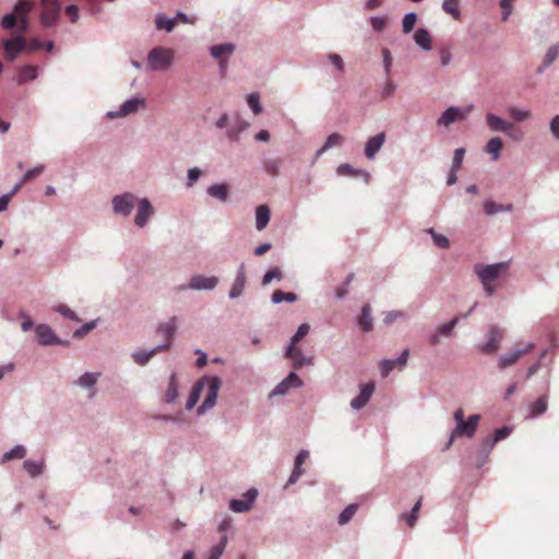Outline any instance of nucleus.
I'll return each mask as SVG.
<instances>
[{
  "instance_id": "1a4fd4ad",
  "label": "nucleus",
  "mask_w": 559,
  "mask_h": 559,
  "mask_svg": "<svg viewBox=\"0 0 559 559\" xmlns=\"http://www.w3.org/2000/svg\"><path fill=\"white\" fill-rule=\"evenodd\" d=\"M145 106L144 98L134 97L126 100L119 108L118 111H110L108 116L110 118L126 117L128 115L136 112L141 107Z\"/></svg>"
},
{
  "instance_id": "5701e85b",
  "label": "nucleus",
  "mask_w": 559,
  "mask_h": 559,
  "mask_svg": "<svg viewBox=\"0 0 559 559\" xmlns=\"http://www.w3.org/2000/svg\"><path fill=\"white\" fill-rule=\"evenodd\" d=\"M43 8H44V11L41 12V14L39 16L40 23L45 27L53 26L57 23V21L59 20L60 10L53 9V8H48V7H43Z\"/></svg>"
},
{
  "instance_id": "13d9d810",
  "label": "nucleus",
  "mask_w": 559,
  "mask_h": 559,
  "mask_svg": "<svg viewBox=\"0 0 559 559\" xmlns=\"http://www.w3.org/2000/svg\"><path fill=\"white\" fill-rule=\"evenodd\" d=\"M310 326L307 323H302L301 325H299L296 334L292 337L290 343L297 344L301 338H304L308 334Z\"/></svg>"
},
{
  "instance_id": "4d7b16f0",
  "label": "nucleus",
  "mask_w": 559,
  "mask_h": 559,
  "mask_svg": "<svg viewBox=\"0 0 559 559\" xmlns=\"http://www.w3.org/2000/svg\"><path fill=\"white\" fill-rule=\"evenodd\" d=\"M28 26H29V23H28L27 16L17 17L16 25L14 26V27H16L14 35L23 36L27 32Z\"/></svg>"
},
{
  "instance_id": "473e14b6",
  "label": "nucleus",
  "mask_w": 559,
  "mask_h": 559,
  "mask_svg": "<svg viewBox=\"0 0 559 559\" xmlns=\"http://www.w3.org/2000/svg\"><path fill=\"white\" fill-rule=\"evenodd\" d=\"M23 465H24L25 471L32 477H36V476L40 475L44 469V461L26 460V461H24Z\"/></svg>"
},
{
  "instance_id": "f8f14e48",
  "label": "nucleus",
  "mask_w": 559,
  "mask_h": 559,
  "mask_svg": "<svg viewBox=\"0 0 559 559\" xmlns=\"http://www.w3.org/2000/svg\"><path fill=\"white\" fill-rule=\"evenodd\" d=\"M486 122L491 131L503 132L507 135H512V130H514V124L512 122L506 121L493 114H487Z\"/></svg>"
},
{
  "instance_id": "0eeeda50",
  "label": "nucleus",
  "mask_w": 559,
  "mask_h": 559,
  "mask_svg": "<svg viewBox=\"0 0 559 559\" xmlns=\"http://www.w3.org/2000/svg\"><path fill=\"white\" fill-rule=\"evenodd\" d=\"M535 347L534 343H527L522 348H515L506 355H502L498 360V368L506 369L516 364L524 355L531 353Z\"/></svg>"
},
{
  "instance_id": "7c9ffc66",
  "label": "nucleus",
  "mask_w": 559,
  "mask_h": 559,
  "mask_svg": "<svg viewBox=\"0 0 559 559\" xmlns=\"http://www.w3.org/2000/svg\"><path fill=\"white\" fill-rule=\"evenodd\" d=\"M343 142H344L343 135H341L340 133H332L328 136L324 145L318 151L317 155L318 156L321 155L329 148L341 146L343 144Z\"/></svg>"
},
{
  "instance_id": "4468645a",
  "label": "nucleus",
  "mask_w": 559,
  "mask_h": 559,
  "mask_svg": "<svg viewBox=\"0 0 559 559\" xmlns=\"http://www.w3.org/2000/svg\"><path fill=\"white\" fill-rule=\"evenodd\" d=\"M469 110L471 108L462 110L459 107H450L438 119V124L448 127L456 120H463L466 118Z\"/></svg>"
},
{
  "instance_id": "ddd939ff",
  "label": "nucleus",
  "mask_w": 559,
  "mask_h": 559,
  "mask_svg": "<svg viewBox=\"0 0 559 559\" xmlns=\"http://www.w3.org/2000/svg\"><path fill=\"white\" fill-rule=\"evenodd\" d=\"M285 356L293 361V366L295 369H299L305 365H310L312 362L311 357H306L300 348L297 347V344H289Z\"/></svg>"
},
{
  "instance_id": "423d86ee",
  "label": "nucleus",
  "mask_w": 559,
  "mask_h": 559,
  "mask_svg": "<svg viewBox=\"0 0 559 559\" xmlns=\"http://www.w3.org/2000/svg\"><path fill=\"white\" fill-rule=\"evenodd\" d=\"M4 57L7 60H14L17 55L26 50V39L21 35H13L12 38L5 39L2 43Z\"/></svg>"
},
{
  "instance_id": "f257e3e1",
  "label": "nucleus",
  "mask_w": 559,
  "mask_h": 559,
  "mask_svg": "<svg viewBox=\"0 0 559 559\" xmlns=\"http://www.w3.org/2000/svg\"><path fill=\"white\" fill-rule=\"evenodd\" d=\"M221 385L222 381L218 377L202 378L194 384L192 391L190 392L186 408L192 409L197 405L203 390H206L205 399L202 405L198 408V414H202L206 409L212 408L215 405Z\"/></svg>"
},
{
  "instance_id": "5fc2aeb1",
  "label": "nucleus",
  "mask_w": 559,
  "mask_h": 559,
  "mask_svg": "<svg viewBox=\"0 0 559 559\" xmlns=\"http://www.w3.org/2000/svg\"><path fill=\"white\" fill-rule=\"evenodd\" d=\"M26 454V449L23 445H16L3 456L4 460L23 459Z\"/></svg>"
},
{
  "instance_id": "7ed1b4c3",
  "label": "nucleus",
  "mask_w": 559,
  "mask_h": 559,
  "mask_svg": "<svg viewBox=\"0 0 559 559\" xmlns=\"http://www.w3.org/2000/svg\"><path fill=\"white\" fill-rule=\"evenodd\" d=\"M174 59V52L169 48L156 47L152 49L147 57L148 66L154 70L167 69Z\"/></svg>"
},
{
  "instance_id": "2f4dec72",
  "label": "nucleus",
  "mask_w": 559,
  "mask_h": 559,
  "mask_svg": "<svg viewBox=\"0 0 559 559\" xmlns=\"http://www.w3.org/2000/svg\"><path fill=\"white\" fill-rule=\"evenodd\" d=\"M503 146L502 140L498 136L491 138L487 145L486 152L492 155V159L497 160L500 156V151Z\"/></svg>"
},
{
  "instance_id": "6ab92c4d",
  "label": "nucleus",
  "mask_w": 559,
  "mask_h": 559,
  "mask_svg": "<svg viewBox=\"0 0 559 559\" xmlns=\"http://www.w3.org/2000/svg\"><path fill=\"white\" fill-rule=\"evenodd\" d=\"M459 322V318H453L450 322L440 325L436 332L430 336V344L436 346L440 343V336H450L452 334L453 329L456 326Z\"/></svg>"
},
{
  "instance_id": "774afa93",
  "label": "nucleus",
  "mask_w": 559,
  "mask_h": 559,
  "mask_svg": "<svg viewBox=\"0 0 559 559\" xmlns=\"http://www.w3.org/2000/svg\"><path fill=\"white\" fill-rule=\"evenodd\" d=\"M66 14L72 23L79 20V8L75 4H70L66 8Z\"/></svg>"
},
{
  "instance_id": "bf43d9fd",
  "label": "nucleus",
  "mask_w": 559,
  "mask_h": 559,
  "mask_svg": "<svg viewBox=\"0 0 559 559\" xmlns=\"http://www.w3.org/2000/svg\"><path fill=\"white\" fill-rule=\"evenodd\" d=\"M395 360L393 359H384L380 362V371L382 377H386L394 368H395Z\"/></svg>"
},
{
  "instance_id": "a18cd8bd",
  "label": "nucleus",
  "mask_w": 559,
  "mask_h": 559,
  "mask_svg": "<svg viewBox=\"0 0 559 559\" xmlns=\"http://www.w3.org/2000/svg\"><path fill=\"white\" fill-rule=\"evenodd\" d=\"M357 509H358L357 504H349L348 507H346L338 516V524L344 525V524L348 523L352 520V518L355 515Z\"/></svg>"
},
{
  "instance_id": "49530a36",
  "label": "nucleus",
  "mask_w": 559,
  "mask_h": 559,
  "mask_svg": "<svg viewBox=\"0 0 559 559\" xmlns=\"http://www.w3.org/2000/svg\"><path fill=\"white\" fill-rule=\"evenodd\" d=\"M511 432V429L507 426L497 429L492 439L486 440V443L492 448L498 441L506 439Z\"/></svg>"
},
{
  "instance_id": "412c9836",
  "label": "nucleus",
  "mask_w": 559,
  "mask_h": 559,
  "mask_svg": "<svg viewBox=\"0 0 559 559\" xmlns=\"http://www.w3.org/2000/svg\"><path fill=\"white\" fill-rule=\"evenodd\" d=\"M271 217L270 207L265 204L259 205L255 210V227L258 230H263Z\"/></svg>"
},
{
  "instance_id": "393cba45",
  "label": "nucleus",
  "mask_w": 559,
  "mask_h": 559,
  "mask_svg": "<svg viewBox=\"0 0 559 559\" xmlns=\"http://www.w3.org/2000/svg\"><path fill=\"white\" fill-rule=\"evenodd\" d=\"M176 331V318H170L167 322L160 323L158 326V332L163 334L166 340V344L168 347L170 346V342L175 335Z\"/></svg>"
},
{
  "instance_id": "58836bf2",
  "label": "nucleus",
  "mask_w": 559,
  "mask_h": 559,
  "mask_svg": "<svg viewBox=\"0 0 559 559\" xmlns=\"http://www.w3.org/2000/svg\"><path fill=\"white\" fill-rule=\"evenodd\" d=\"M484 211L487 215H493L500 211H512V204L500 205L495 203L493 201H486L484 203Z\"/></svg>"
},
{
  "instance_id": "aec40b11",
  "label": "nucleus",
  "mask_w": 559,
  "mask_h": 559,
  "mask_svg": "<svg viewBox=\"0 0 559 559\" xmlns=\"http://www.w3.org/2000/svg\"><path fill=\"white\" fill-rule=\"evenodd\" d=\"M218 283L215 276H193L190 281L189 287L192 289H213Z\"/></svg>"
},
{
  "instance_id": "0e129e2a",
  "label": "nucleus",
  "mask_w": 559,
  "mask_h": 559,
  "mask_svg": "<svg viewBox=\"0 0 559 559\" xmlns=\"http://www.w3.org/2000/svg\"><path fill=\"white\" fill-rule=\"evenodd\" d=\"M514 0H501L500 7L502 8V21H507L512 12V4Z\"/></svg>"
},
{
  "instance_id": "a211bd4d",
  "label": "nucleus",
  "mask_w": 559,
  "mask_h": 559,
  "mask_svg": "<svg viewBox=\"0 0 559 559\" xmlns=\"http://www.w3.org/2000/svg\"><path fill=\"white\" fill-rule=\"evenodd\" d=\"M153 207L147 199H142L139 203L138 213L134 218V223L139 227H143L150 216L153 214Z\"/></svg>"
},
{
  "instance_id": "9d476101",
  "label": "nucleus",
  "mask_w": 559,
  "mask_h": 559,
  "mask_svg": "<svg viewBox=\"0 0 559 559\" xmlns=\"http://www.w3.org/2000/svg\"><path fill=\"white\" fill-rule=\"evenodd\" d=\"M257 496H258L257 489H254V488L249 489L245 493L243 499H233L229 502V508L234 512H238V513L249 511L252 508Z\"/></svg>"
},
{
  "instance_id": "bb28decb",
  "label": "nucleus",
  "mask_w": 559,
  "mask_h": 559,
  "mask_svg": "<svg viewBox=\"0 0 559 559\" xmlns=\"http://www.w3.org/2000/svg\"><path fill=\"white\" fill-rule=\"evenodd\" d=\"M207 193L211 197L218 199L222 202H225L228 199L229 191H228L227 185L218 183V185L210 186L207 188Z\"/></svg>"
},
{
  "instance_id": "09e8293b",
  "label": "nucleus",
  "mask_w": 559,
  "mask_h": 559,
  "mask_svg": "<svg viewBox=\"0 0 559 559\" xmlns=\"http://www.w3.org/2000/svg\"><path fill=\"white\" fill-rule=\"evenodd\" d=\"M337 174L341 175V176H358V175H364L366 177H369V174H367L365 171H361V170L354 169L348 164L340 165L337 167Z\"/></svg>"
},
{
  "instance_id": "c9c22d12",
  "label": "nucleus",
  "mask_w": 559,
  "mask_h": 559,
  "mask_svg": "<svg viewBox=\"0 0 559 559\" xmlns=\"http://www.w3.org/2000/svg\"><path fill=\"white\" fill-rule=\"evenodd\" d=\"M559 56V45H552L548 48L542 67L538 69L539 72H542L543 68L549 67Z\"/></svg>"
},
{
  "instance_id": "f3484780",
  "label": "nucleus",
  "mask_w": 559,
  "mask_h": 559,
  "mask_svg": "<svg viewBox=\"0 0 559 559\" xmlns=\"http://www.w3.org/2000/svg\"><path fill=\"white\" fill-rule=\"evenodd\" d=\"M35 331H36L38 342L41 345L61 344V342L55 335V333L50 329V326H48L46 324L37 325Z\"/></svg>"
},
{
  "instance_id": "72a5a7b5",
  "label": "nucleus",
  "mask_w": 559,
  "mask_h": 559,
  "mask_svg": "<svg viewBox=\"0 0 559 559\" xmlns=\"http://www.w3.org/2000/svg\"><path fill=\"white\" fill-rule=\"evenodd\" d=\"M235 51V45L221 44L211 47V55L215 59H219L224 55H231Z\"/></svg>"
},
{
  "instance_id": "a878e982",
  "label": "nucleus",
  "mask_w": 559,
  "mask_h": 559,
  "mask_svg": "<svg viewBox=\"0 0 559 559\" xmlns=\"http://www.w3.org/2000/svg\"><path fill=\"white\" fill-rule=\"evenodd\" d=\"M245 284H246V276H245L243 267H241L234 281V284L229 292V297L236 298V297L240 296L245 288Z\"/></svg>"
},
{
  "instance_id": "de8ad7c7",
  "label": "nucleus",
  "mask_w": 559,
  "mask_h": 559,
  "mask_svg": "<svg viewBox=\"0 0 559 559\" xmlns=\"http://www.w3.org/2000/svg\"><path fill=\"white\" fill-rule=\"evenodd\" d=\"M283 277V274H282V271L280 270V267L277 266H274V267H271L263 276L262 278V284L263 285H267L270 284L273 280H277V281H281Z\"/></svg>"
},
{
  "instance_id": "338daca9",
  "label": "nucleus",
  "mask_w": 559,
  "mask_h": 559,
  "mask_svg": "<svg viewBox=\"0 0 559 559\" xmlns=\"http://www.w3.org/2000/svg\"><path fill=\"white\" fill-rule=\"evenodd\" d=\"M370 23L374 31L381 32L386 25V19L380 16H373L370 19Z\"/></svg>"
},
{
  "instance_id": "052dcab7",
  "label": "nucleus",
  "mask_w": 559,
  "mask_h": 559,
  "mask_svg": "<svg viewBox=\"0 0 559 559\" xmlns=\"http://www.w3.org/2000/svg\"><path fill=\"white\" fill-rule=\"evenodd\" d=\"M465 150L464 148H456L454 151L453 162H452V168L454 170H459L462 166V162L464 158Z\"/></svg>"
},
{
  "instance_id": "a19ab883",
  "label": "nucleus",
  "mask_w": 559,
  "mask_h": 559,
  "mask_svg": "<svg viewBox=\"0 0 559 559\" xmlns=\"http://www.w3.org/2000/svg\"><path fill=\"white\" fill-rule=\"evenodd\" d=\"M296 300H297V295L295 293H284L280 289H277L272 294V301L274 304H280L282 301L294 302Z\"/></svg>"
},
{
  "instance_id": "39448f33",
  "label": "nucleus",
  "mask_w": 559,
  "mask_h": 559,
  "mask_svg": "<svg viewBox=\"0 0 559 559\" xmlns=\"http://www.w3.org/2000/svg\"><path fill=\"white\" fill-rule=\"evenodd\" d=\"M504 332L497 325H491L487 333V342L483 345H479L478 348L483 354H493L496 353L501 345L503 340Z\"/></svg>"
},
{
  "instance_id": "c03bdc74",
  "label": "nucleus",
  "mask_w": 559,
  "mask_h": 559,
  "mask_svg": "<svg viewBox=\"0 0 559 559\" xmlns=\"http://www.w3.org/2000/svg\"><path fill=\"white\" fill-rule=\"evenodd\" d=\"M426 231L431 235L435 246L442 249L449 248L450 242L445 236L436 233L433 228H428Z\"/></svg>"
},
{
  "instance_id": "dca6fc26",
  "label": "nucleus",
  "mask_w": 559,
  "mask_h": 559,
  "mask_svg": "<svg viewBox=\"0 0 559 559\" xmlns=\"http://www.w3.org/2000/svg\"><path fill=\"white\" fill-rule=\"evenodd\" d=\"M385 141V133L380 132L370 138L365 146V155L368 159H373L376 154L380 151Z\"/></svg>"
},
{
  "instance_id": "3c124183",
  "label": "nucleus",
  "mask_w": 559,
  "mask_h": 559,
  "mask_svg": "<svg viewBox=\"0 0 559 559\" xmlns=\"http://www.w3.org/2000/svg\"><path fill=\"white\" fill-rule=\"evenodd\" d=\"M226 543H227V538H226V536H223L222 540L217 545L212 547L211 554L207 559H219L224 552Z\"/></svg>"
},
{
  "instance_id": "680f3d73",
  "label": "nucleus",
  "mask_w": 559,
  "mask_h": 559,
  "mask_svg": "<svg viewBox=\"0 0 559 559\" xmlns=\"http://www.w3.org/2000/svg\"><path fill=\"white\" fill-rule=\"evenodd\" d=\"M95 325H96L95 321L87 322V323H85L84 325H82L80 329H78V330L74 332L73 336H74V337H78V338L83 337V336H85L90 331H92V330L95 328Z\"/></svg>"
},
{
  "instance_id": "20e7f679",
  "label": "nucleus",
  "mask_w": 559,
  "mask_h": 559,
  "mask_svg": "<svg viewBox=\"0 0 559 559\" xmlns=\"http://www.w3.org/2000/svg\"><path fill=\"white\" fill-rule=\"evenodd\" d=\"M34 3L29 0H19L14 5V12L7 14L1 20L4 29H12L16 25L17 17L27 16L33 10Z\"/></svg>"
},
{
  "instance_id": "4be33fe9",
  "label": "nucleus",
  "mask_w": 559,
  "mask_h": 559,
  "mask_svg": "<svg viewBox=\"0 0 559 559\" xmlns=\"http://www.w3.org/2000/svg\"><path fill=\"white\" fill-rule=\"evenodd\" d=\"M309 457V452L306 450H301L295 460V467L294 471L288 479V484H294L297 481V479L304 474V469L301 468V465L306 462V460Z\"/></svg>"
},
{
  "instance_id": "69168bd1",
  "label": "nucleus",
  "mask_w": 559,
  "mask_h": 559,
  "mask_svg": "<svg viewBox=\"0 0 559 559\" xmlns=\"http://www.w3.org/2000/svg\"><path fill=\"white\" fill-rule=\"evenodd\" d=\"M280 167H281L280 159H273V160H269L265 163V170L273 176H276L278 174Z\"/></svg>"
},
{
  "instance_id": "f03ea898",
  "label": "nucleus",
  "mask_w": 559,
  "mask_h": 559,
  "mask_svg": "<svg viewBox=\"0 0 559 559\" xmlns=\"http://www.w3.org/2000/svg\"><path fill=\"white\" fill-rule=\"evenodd\" d=\"M509 270L507 262H500L496 264H475L474 272L481 282L484 289L488 296L493 295L496 287L492 284L500 276L506 275Z\"/></svg>"
},
{
  "instance_id": "9b49d317",
  "label": "nucleus",
  "mask_w": 559,
  "mask_h": 559,
  "mask_svg": "<svg viewBox=\"0 0 559 559\" xmlns=\"http://www.w3.org/2000/svg\"><path fill=\"white\" fill-rule=\"evenodd\" d=\"M135 197L131 193H124L122 195H116L112 200L114 211L128 216L134 206Z\"/></svg>"
},
{
  "instance_id": "c756f323",
  "label": "nucleus",
  "mask_w": 559,
  "mask_h": 559,
  "mask_svg": "<svg viewBox=\"0 0 559 559\" xmlns=\"http://www.w3.org/2000/svg\"><path fill=\"white\" fill-rule=\"evenodd\" d=\"M414 39L418 46L425 50L431 49V36L425 28H419L415 32Z\"/></svg>"
},
{
  "instance_id": "c85d7f7f",
  "label": "nucleus",
  "mask_w": 559,
  "mask_h": 559,
  "mask_svg": "<svg viewBox=\"0 0 559 559\" xmlns=\"http://www.w3.org/2000/svg\"><path fill=\"white\" fill-rule=\"evenodd\" d=\"M358 324L362 331L368 332L372 329L371 307L365 305L358 319Z\"/></svg>"
},
{
  "instance_id": "2eb2a0df",
  "label": "nucleus",
  "mask_w": 559,
  "mask_h": 559,
  "mask_svg": "<svg viewBox=\"0 0 559 559\" xmlns=\"http://www.w3.org/2000/svg\"><path fill=\"white\" fill-rule=\"evenodd\" d=\"M374 383L368 382L361 386L360 393L358 396L352 400L350 406L354 409H361L367 405L369 400L371 399L373 392H374Z\"/></svg>"
},
{
  "instance_id": "37998d69",
  "label": "nucleus",
  "mask_w": 559,
  "mask_h": 559,
  "mask_svg": "<svg viewBox=\"0 0 559 559\" xmlns=\"http://www.w3.org/2000/svg\"><path fill=\"white\" fill-rule=\"evenodd\" d=\"M44 169H45L44 165H38V166L27 170L24 174L21 182L16 186L15 190H19L25 182H27V181L34 179L35 177L39 176L44 171Z\"/></svg>"
},
{
  "instance_id": "f704fd0d",
  "label": "nucleus",
  "mask_w": 559,
  "mask_h": 559,
  "mask_svg": "<svg viewBox=\"0 0 559 559\" xmlns=\"http://www.w3.org/2000/svg\"><path fill=\"white\" fill-rule=\"evenodd\" d=\"M178 397V382L175 374H171L167 392L165 394V401L167 403H174Z\"/></svg>"
},
{
  "instance_id": "79ce46f5",
  "label": "nucleus",
  "mask_w": 559,
  "mask_h": 559,
  "mask_svg": "<svg viewBox=\"0 0 559 559\" xmlns=\"http://www.w3.org/2000/svg\"><path fill=\"white\" fill-rule=\"evenodd\" d=\"M509 116L518 122L524 121L531 117V111L527 109H521L516 107H510L508 109Z\"/></svg>"
},
{
  "instance_id": "603ef678",
  "label": "nucleus",
  "mask_w": 559,
  "mask_h": 559,
  "mask_svg": "<svg viewBox=\"0 0 559 559\" xmlns=\"http://www.w3.org/2000/svg\"><path fill=\"white\" fill-rule=\"evenodd\" d=\"M98 373L86 372L79 379V384L83 388H92L96 383Z\"/></svg>"
},
{
  "instance_id": "cd10ccee",
  "label": "nucleus",
  "mask_w": 559,
  "mask_h": 559,
  "mask_svg": "<svg viewBox=\"0 0 559 559\" xmlns=\"http://www.w3.org/2000/svg\"><path fill=\"white\" fill-rule=\"evenodd\" d=\"M168 349V345L157 346L151 352H138L133 354V359L139 365H145L156 353Z\"/></svg>"
},
{
  "instance_id": "864d4df0",
  "label": "nucleus",
  "mask_w": 559,
  "mask_h": 559,
  "mask_svg": "<svg viewBox=\"0 0 559 559\" xmlns=\"http://www.w3.org/2000/svg\"><path fill=\"white\" fill-rule=\"evenodd\" d=\"M417 22V15L415 13H407L403 19V32L409 33L413 31L415 24Z\"/></svg>"
},
{
  "instance_id": "e433bc0d",
  "label": "nucleus",
  "mask_w": 559,
  "mask_h": 559,
  "mask_svg": "<svg viewBox=\"0 0 559 559\" xmlns=\"http://www.w3.org/2000/svg\"><path fill=\"white\" fill-rule=\"evenodd\" d=\"M442 9L451 14L455 20H460V0H444L442 3Z\"/></svg>"
},
{
  "instance_id": "6e6552de",
  "label": "nucleus",
  "mask_w": 559,
  "mask_h": 559,
  "mask_svg": "<svg viewBox=\"0 0 559 559\" xmlns=\"http://www.w3.org/2000/svg\"><path fill=\"white\" fill-rule=\"evenodd\" d=\"M480 417L478 415H472L466 421H464L461 426H456L453 431L451 432L450 440L447 444V448H449L454 439L466 436L468 438L473 437L476 428L478 426Z\"/></svg>"
},
{
  "instance_id": "8fccbe9b",
  "label": "nucleus",
  "mask_w": 559,
  "mask_h": 559,
  "mask_svg": "<svg viewBox=\"0 0 559 559\" xmlns=\"http://www.w3.org/2000/svg\"><path fill=\"white\" fill-rule=\"evenodd\" d=\"M247 103L249 107L252 109L254 115H259L262 111V107L260 105V96L258 93H251L247 97Z\"/></svg>"
},
{
  "instance_id": "ea45409f",
  "label": "nucleus",
  "mask_w": 559,
  "mask_h": 559,
  "mask_svg": "<svg viewBox=\"0 0 559 559\" xmlns=\"http://www.w3.org/2000/svg\"><path fill=\"white\" fill-rule=\"evenodd\" d=\"M176 25L175 19H169L164 14H158L156 16V27L158 29H166L167 32H171Z\"/></svg>"
},
{
  "instance_id": "6e6d98bb",
  "label": "nucleus",
  "mask_w": 559,
  "mask_h": 559,
  "mask_svg": "<svg viewBox=\"0 0 559 559\" xmlns=\"http://www.w3.org/2000/svg\"><path fill=\"white\" fill-rule=\"evenodd\" d=\"M53 310L70 320L80 321L76 313L72 311L67 305H58L57 307L53 308Z\"/></svg>"
},
{
  "instance_id": "b1692460",
  "label": "nucleus",
  "mask_w": 559,
  "mask_h": 559,
  "mask_svg": "<svg viewBox=\"0 0 559 559\" xmlns=\"http://www.w3.org/2000/svg\"><path fill=\"white\" fill-rule=\"evenodd\" d=\"M37 70L38 68L36 66L27 64L22 67L16 75V83L22 85L28 81L35 80L37 78Z\"/></svg>"
},
{
  "instance_id": "e2e57ef3",
  "label": "nucleus",
  "mask_w": 559,
  "mask_h": 559,
  "mask_svg": "<svg viewBox=\"0 0 559 559\" xmlns=\"http://www.w3.org/2000/svg\"><path fill=\"white\" fill-rule=\"evenodd\" d=\"M284 381L287 383V385L289 386V389L292 388H299L302 385V381L300 380V378L295 373V372H290L285 379Z\"/></svg>"
},
{
  "instance_id": "4c0bfd02",
  "label": "nucleus",
  "mask_w": 559,
  "mask_h": 559,
  "mask_svg": "<svg viewBox=\"0 0 559 559\" xmlns=\"http://www.w3.org/2000/svg\"><path fill=\"white\" fill-rule=\"evenodd\" d=\"M531 416L536 417L544 414L547 411V397H538L530 407Z\"/></svg>"
}]
</instances>
